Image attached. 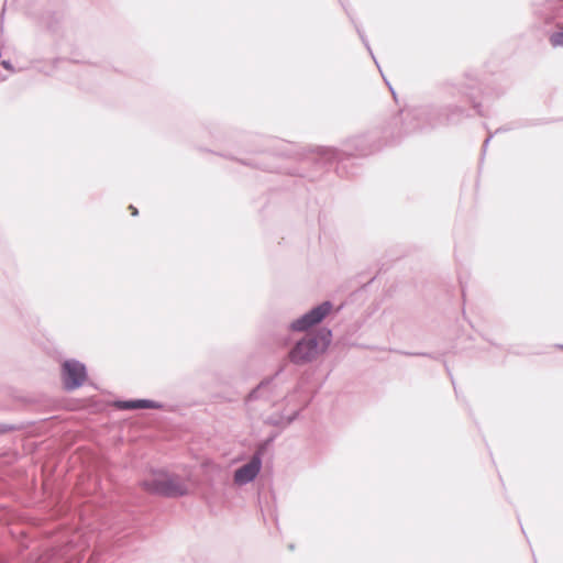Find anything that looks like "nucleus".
Segmentation results:
<instances>
[{
	"instance_id": "obj_1",
	"label": "nucleus",
	"mask_w": 563,
	"mask_h": 563,
	"mask_svg": "<svg viewBox=\"0 0 563 563\" xmlns=\"http://www.w3.org/2000/svg\"><path fill=\"white\" fill-rule=\"evenodd\" d=\"M332 330L321 328L314 334H306L296 341L287 356L291 364L303 366L318 360L332 342Z\"/></svg>"
},
{
	"instance_id": "obj_2",
	"label": "nucleus",
	"mask_w": 563,
	"mask_h": 563,
	"mask_svg": "<svg viewBox=\"0 0 563 563\" xmlns=\"http://www.w3.org/2000/svg\"><path fill=\"white\" fill-rule=\"evenodd\" d=\"M141 486L148 493L167 498L183 497L188 494V487L179 476L167 473L154 474L143 479Z\"/></svg>"
},
{
	"instance_id": "obj_3",
	"label": "nucleus",
	"mask_w": 563,
	"mask_h": 563,
	"mask_svg": "<svg viewBox=\"0 0 563 563\" xmlns=\"http://www.w3.org/2000/svg\"><path fill=\"white\" fill-rule=\"evenodd\" d=\"M332 308V302L325 300L303 313L301 317L291 321L288 325V329L292 332H306L312 327L321 323L331 312Z\"/></svg>"
},
{
	"instance_id": "obj_4",
	"label": "nucleus",
	"mask_w": 563,
	"mask_h": 563,
	"mask_svg": "<svg viewBox=\"0 0 563 563\" xmlns=\"http://www.w3.org/2000/svg\"><path fill=\"white\" fill-rule=\"evenodd\" d=\"M87 378V368L78 360H66L62 364V380L65 390L73 391L82 386Z\"/></svg>"
},
{
	"instance_id": "obj_5",
	"label": "nucleus",
	"mask_w": 563,
	"mask_h": 563,
	"mask_svg": "<svg viewBox=\"0 0 563 563\" xmlns=\"http://www.w3.org/2000/svg\"><path fill=\"white\" fill-rule=\"evenodd\" d=\"M262 451H256L250 461L235 470L234 483L238 485H246L253 482L258 475L262 467Z\"/></svg>"
},
{
	"instance_id": "obj_6",
	"label": "nucleus",
	"mask_w": 563,
	"mask_h": 563,
	"mask_svg": "<svg viewBox=\"0 0 563 563\" xmlns=\"http://www.w3.org/2000/svg\"><path fill=\"white\" fill-rule=\"evenodd\" d=\"M273 380L274 377L262 380L254 389L250 391L247 395V401H254L262 398L269 400L274 394Z\"/></svg>"
},
{
	"instance_id": "obj_7",
	"label": "nucleus",
	"mask_w": 563,
	"mask_h": 563,
	"mask_svg": "<svg viewBox=\"0 0 563 563\" xmlns=\"http://www.w3.org/2000/svg\"><path fill=\"white\" fill-rule=\"evenodd\" d=\"M117 407L123 410H133V409H162L163 404L150 400V399H134V400H120L117 401Z\"/></svg>"
},
{
	"instance_id": "obj_8",
	"label": "nucleus",
	"mask_w": 563,
	"mask_h": 563,
	"mask_svg": "<svg viewBox=\"0 0 563 563\" xmlns=\"http://www.w3.org/2000/svg\"><path fill=\"white\" fill-rule=\"evenodd\" d=\"M318 154L325 163L342 159L343 155H353L354 153L350 150L339 151L334 147H319Z\"/></svg>"
},
{
	"instance_id": "obj_9",
	"label": "nucleus",
	"mask_w": 563,
	"mask_h": 563,
	"mask_svg": "<svg viewBox=\"0 0 563 563\" xmlns=\"http://www.w3.org/2000/svg\"><path fill=\"white\" fill-rule=\"evenodd\" d=\"M346 145H351L354 148V152L360 155H366L371 151L365 145V137L364 136H356L354 139H351Z\"/></svg>"
},
{
	"instance_id": "obj_10",
	"label": "nucleus",
	"mask_w": 563,
	"mask_h": 563,
	"mask_svg": "<svg viewBox=\"0 0 563 563\" xmlns=\"http://www.w3.org/2000/svg\"><path fill=\"white\" fill-rule=\"evenodd\" d=\"M550 43L553 47H563V32H554L551 34Z\"/></svg>"
},
{
	"instance_id": "obj_11",
	"label": "nucleus",
	"mask_w": 563,
	"mask_h": 563,
	"mask_svg": "<svg viewBox=\"0 0 563 563\" xmlns=\"http://www.w3.org/2000/svg\"><path fill=\"white\" fill-rule=\"evenodd\" d=\"M355 27H356L357 34L360 35L361 41L363 42V44L365 45V47L367 48V51L369 52L372 57L375 58L364 31L357 25H355ZM374 60H376V59H374ZM375 63L377 64V62H375Z\"/></svg>"
},
{
	"instance_id": "obj_12",
	"label": "nucleus",
	"mask_w": 563,
	"mask_h": 563,
	"mask_svg": "<svg viewBox=\"0 0 563 563\" xmlns=\"http://www.w3.org/2000/svg\"><path fill=\"white\" fill-rule=\"evenodd\" d=\"M15 430V427L8 423H0V434H4Z\"/></svg>"
},
{
	"instance_id": "obj_13",
	"label": "nucleus",
	"mask_w": 563,
	"mask_h": 563,
	"mask_svg": "<svg viewBox=\"0 0 563 563\" xmlns=\"http://www.w3.org/2000/svg\"><path fill=\"white\" fill-rule=\"evenodd\" d=\"M449 110H450V114L448 115V120H451L455 113H459V114L464 113V110L460 107L449 108Z\"/></svg>"
},
{
	"instance_id": "obj_14",
	"label": "nucleus",
	"mask_w": 563,
	"mask_h": 563,
	"mask_svg": "<svg viewBox=\"0 0 563 563\" xmlns=\"http://www.w3.org/2000/svg\"><path fill=\"white\" fill-rule=\"evenodd\" d=\"M1 65H2L3 68H5V69H8L10 71L14 70L13 65H12V63L10 60H2Z\"/></svg>"
},
{
	"instance_id": "obj_15",
	"label": "nucleus",
	"mask_w": 563,
	"mask_h": 563,
	"mask_svg": "<svg viewBox=\"0 0 563 563\" xmlns=\"http://www.w3.org/2000/svg\"><path fill=\"white\" fill-rule=\"evenodd\" d=\"M426 114V110L424 109H419V110H416L415 111V115L413 118L415 119H420V117Z\"/></svg>"
},
{
	"instance_id": "obj_16",
	"label": "nucleus",
	"mask_w": 563,
	"mask_h": 563,
	"mask_svg": "<svg viewBox=\"0 0 563 563\" xmlns=\"http://www.w3.org/2000/svg\"><path fill=\"white\" fill-rule=\"evenodd\" d=\"M424 125L422 123H417L416 125H413L412 128L408 129V132H413L416 130H419V129H422Z\"/></svg>"
},
{
	"instance_id": "obj_17",
	"label": "nucleus",
	"mask_w": 563,
	"mask_h": 563,
	"mask_svg": "<svg viewBox=\"0 0 563 563\" xmlns=\"http://www.w3.org/2000/svg\"><path fill=\"white\" fill-rule=\"evenodd\" d=\"M493 134H489L488 137H486V140L484 141V144H483V150L484 152L486 151V147L488 145V143L490 142V140L493 139Z\"/></svg>"
},
{
	"instance_id": "obj_18",
	"label": "nucleus",
	"mask_w": 563,
	"mask_h": 563,
	"mask_svg": "<svg viewBox=\"0 0 563 563\" xmlns=\"http://www.w3.org/2000/svg\"><path fill=\"white\" fill-rule=\"evenodd\" d=\"M298 415H299V412L297 411V412H295L292 416H290V417L288 418V423L292 422V421L298 417Z\"/></svg>"
},
{
	"instance_id": "obj_19",
	"label": "nucleus",
	"mask_w": 563,
	"mask_h": 563,
	"mask_svg": "<svg viewBox=\"0 0 563 563\" xmlns=\"http://www.w3.org/2000/svg\"><path fill=\"white\" fill-rule=\"evenodd\" d=\"M130 209L132 210V214L133 216H136L139 212H137V209L134 208L133 206H130Z\"/></svg>"
},
{
	"instance_id": "obj_20",
	"label": "nucleus",
	"mask_w": 563,
	"mask_h": 563,
	"mask_svg": "<svg viewBox=\"0 0 563 563\" xmlns=\"http://www.w3.org/2000/svg\"><path fill=\"white\" fill-rule=\"evenodd\" d=\"M561 347L563 349V345Z\"/></svg>"
}]
</instances>
